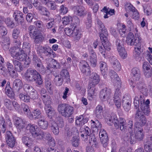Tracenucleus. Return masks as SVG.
Masks as SVG:
<instances>
[{
    "mask_svg": "<svg viewBox=\"0 0 152 152\" xmlns=\"http://www.w3.org/2000/svg\"><path fill=\"white\" fill-rule=\"evenodd\" d=\"M25 76L28 81H35L39 85H41L42 83V80L41 75L35 69H27L25 73Z\"/></svg>",
    "mask_w": 152,
    "mask_h": 152,
    "instance_id": "nucleus-1",
    "label": "nucleus"
},
{
    "mask_svg": "<svg viewBox=\"0 0 152 152\" xmlns=\"http://www.w3.org/2000/svg\"><path fill=\"white\" fill-rule=\"evenodd\" d=\"M134 133H133V132L130 134L129 138L131 144L135 143L137 140H142L144 136L143 128L141 126L138 127H134Z\"/></svg>",
    "mask_w": 152,
    "mask_h": 152,
    "instance_id": "nucleus-2",
    "label": "nucleus"
},
{
    "mask_svg": "<svg viewBox=\"0 0 152 152\" xmlns=\"http://www.w3.org/2000/svg\"><path fill=\"white\" fill-rule=\"evenodd\" d=\"M126 42L128 45H134L135 50V53L137 54L136 57L139 56L140 52L141 44L139 39H135L133 34L129 32L126 38Z\"/></svg>",
    "mask_w": 152,
    "mask_h": 152,
    "instance_id": "nucleus-3",
    "label": "nucleus"
},
{
    "mask_svg": "<svg viewBox=\"0 0 152 152\" xmlns=\"http://www.w3.org/2000/svg\"><path fill=\"white\" fill-rule=\"evenodd\" d=\"M58 110L59 113L65 117H70L73 113V108L65 104H59Z\"/></svg>",
    "mask_w": 152,
    "mask_h": 152,
    "instance_id": "nucleus-4",
    "label": "nucleus"
},
{
    "mask_svg": "<svg viewBox=\"0 0 152 152\" xmlns=\"http://www.w3.org/2000/svg\"><path fill=\"white\" fill-rule=\"evenodd\" d=\"M135 119L136 122L134 124V127H140L144 125L146 122L145 116L142 114V112L138 108L136 111Z\"/></svg>",
    "mask_w": 152,
    "mask_h": 152,
    "instance_id": "nucleus-5",
    "label": "nucleus"
},
{
    "mask_svg": "<svg viewBox=\"0 0 152 152\" xmlns=\"http://www.w3.org/2000/svg\"><path fill=\"white\" fill-rule=\"evenodd\" d=\"M99 97L103 101H107L110 105L113 104L111 101L112 94L110 89H107V88L102 89L99 93Z\"/></svg>",
    "mask_w": 152,
    "mask_h": 152,
    "instance_id": "nucleus-6",
    "label": "nucleus"
},
{
    "mask_svg": "<svg viewBox=\"0 0 152 152\" xmlns=\"http://www.w3.org/2000/svg\"><path fill=\"white\" fill-rule=\"evenodd\" d=\"M140 108L145 115H148L150 112L149 108V104L150 101L148 99L145 102L144 99V96L143 95H140Z\"/></svg>",
    "mask_w": 152,
    "mask_h": 152,
    "instance_id": "nucleus-7",
    "label": "nucleus"
},
{
    "mask_svg": "<svg viewBox=\"0 0 152 152\" xmlns=\"http://www.w3.org/2000/svg\"><path fill=\"white\" fill-rule=\"evenodd\" d=\"M115 45L117 49L120 56L123 58H124L127 56V53L123 45V42L119 39H117L115 41Z\"/></svg>",
    "mask_w": 152,
    "mask_h": 152,
    "instance_id": "nucleus-8",
    "label": "nucleus"
},
{
    "mask_svg": "<svg viewBox=\"0 0 152 152\" xmlns=\"http://www.w3.org/2000/svg\"><path fill=\"white\" fill-rule=\"evenodd\" d=\"M5 139L8 146L11 148L14 147L16 143V141L15 138L10 131L6 132Z\"/></svg>",
    "mask_w": 152,
    "mask_h": 152,
    "instance_id": "nucleus-9",
    "label": "nucleus"
},
{
    "mask_svg": "<svg viewBox=\"0 0 152 152\" xmlns=\"http://www.w3.org/2000/svg\"><path fill=\"white\" fill-rule=\"evenodd\" d=\"M99 136L103 146L106 148L108 146L109 144L108 135L106 131L104 129L101 130L99 132Z\"/></svg>",
    "mask_w": 152,
    "mask_h": 152,
    "instance_id": "nucleus-10",
    "label": "nucleus"
},
{
    "mask_svg": "<svg viewBox=\"0 0 152 152\" xmlns=\"http://www.w3.org/2000/svg\"><path fill=\"white\" fill-rule=\"evenodd\" d=\"M26 129L27 130H29L32 137L37 140L41 133V131L38 132L37 131V126L34 124H28Z\"/></svg>",
    "mask_w": 152,
    "mask_h": 152,
    "instance_id": "nucleus-11",
    "label": "nucleus"
},
{
    "mask_svg": "<svg viewBox=\"0 0 152 152\" xmlns=\"http://www.w3.org/2000/svg\"><path fill=\"white\" fill-rule=\"evenodd\" d=\"M38 53L41 55L44 54L46 56H49L51 55L53 50L49 46L39 47L37 49Z\"/></svg>",
    "mask_w": 152,
    "mask_h": 152,
    "instance_id": "nucleus-12",
    "label": "nucleus"
},
{
    "mask_svg": "<svg viewBox=\"0 0 152 152\" xmlns=\"http://www.w3.org/2000/svg\"><path fill=\"white\" fill-rule=\"evenodd\" d=\"M12 124L9 119L7 121H6L3 118L0 120V131L3 133H4L7 128L11 127Z\"/></svg>",
    "mask_w": 152,
    "mask_h": 152,
    "instance_id": "nucleus-13",
    "label": "nucleus"
},
{
    "mask_svg": "<svg viewBox=\"0 0 152 152\" xmlns=\"http://www.w3.org/2000/svg\"><path fill=\"white\" fill-rule=\"evenodd\" d=\"M74 14L80 17H83L86 14L84 7L82 6H76L72 7Z\"/></svg>",
    "mask_w": 152,
    "mask_h": 152,
    "instance_id": "nucleus-14",
    "label": "nucleus"
},
{
    "mask_svg": "<svg viewBox=\"0 0 152 152\" xmlns=\"http://www.w3.org/2000/svg\"><path fill=\"white\" fill-rule=\"evenodd\" d=\"M121 93L120 89L118 88L116 89L113 98V101L115 105L118 108L121 107V101L120 99Z\"/></svg>",
    "mask_w": 152,
    "mask_h": 152,
    "instance_id": "nucleus-15",
    "label": "nucleus"
},
{
    "mask_svg": "<svg viewBox=\"0 0 152 152\" xmlns=\"http://www.w3.org/2000/svg\"><path fill=\"white\" fill-rule=\"evenodd\" d=\"M108 36H104L102 33L100 34V37L104 48L107 50L109 51L111 49V44L108 40Z\"/></svg>",
    "mask_w": 152,
    "mask_h": 152,
    "instance_id": "nucleus-16",
    "label": "nucleus"
},
{
    "mask_svg": "<svg viewBox=\"0 0 152 152\" xmlns=\"http://www.w3.org/2000/svg\"><path fill=\"white\" fill-rule=\"evenodd\" d=\"M13 16L18 25H22L23 23L24 18L23 14L20 11L16 10L15 11L13 15Z\"/></svg>",
    "mask_w": 152,
    "mask_h": 152,
    "instance_id": "nucleus-17",
    "label": "nucleus"
},
{
    "mask_svg": "<svg viewBox=\"0 0 152 152\" xmlns=\"http://www.w3.org/2000/svg\"><path fill=\"white\" fill-rule=\"evenodd\" d=\"M80 69L82 72L85 73L87 75H89L91 72L90 67L88 63L85 61H82L80 62Z\"/></svg>",
    "mask_w": 152,
    "mask_h": 152,
    "instance_id": "nucleus-18",
    "label": "nucleus"
},
{
    "mask_svg": "<svg viewBox=\"0 0 152 152\" xmlns=\"http://www.w3.org/2000/svg\"><path fill=\"white\" fill-rule=\"evenodd\" d=\"M109 61L115 70L120 71L121 68V65L115 57L113 56L110 57Z\"/></svg>",
    "mask_w": 152,
    "mask_h": 152,
    "instance_id": "nucleus-19",
    "label": "nucleus"
},
{
    "mask_svg": "<svg viewBox=\"0 0 152 152\" xmlns=\"http://www.w3.org/2000/svg\"><path fill=\"white\" fill-rule=\"evenodd\" d=\"M22 85L21 81L19 79H16L13 83V89L18 93L20 91H23V90L22 88Z\"/></svg>",
    "mask_w": 152,
    "mask_h": 152,
    "instance_id": "nucleus-20",
    "label": "nucleus"
},
{
    "mask_svg": "<svg viewBox=\"0 0 152 152\" xmlns=\"http://www.w3.org/2000/svg\"><path fill=\"white\" fill-rule=\"evenodd\" d=\"M100 80L99 77L96 73H93L90 80L89 84L90 86H95L99 82Z\"/></svg>",
    "mask_w": 152,
    "mask_h": 152,
    "instance_id": "nucleus-21",
    "label": "nucleus"
},
{
    "mask_svg": "<svg viewBox=\"0 0 152 152\" xmlns=\"http://www.w3.org/2000/svg\"><path fill=\"white\" fill-rule=\"evenodd\" d=\"M96 22L98 27L99 30L101 31V32L99 34V36H100V34L102 33L104 34V36H108V33L102 21L99 19H97Z\"/></svg>",
    "mask_w": 152,
    "mask_h": 152,
    "instance_id": "nucleus-22",
    "label": "nucleus"
},
{
    "mask_svg": "<svg viewBox=\"0 0 152 152\" xmlns=\"http://www.w3.org/2000/svg\"><path fill=\"white\" fill-rule=\"evenodd\" d=\"M88 120L87 118L84 117L83 115L77 116L76 117V124L80 126H83L87 122Z\"/></svg>",
    "mask_w": 152,
    "mask_h": 152,
    "instance_id": "nucleus-23",
    "label": "nucleus"
},
{
    "mask_svg": "<svg viewBox=\"0 0 152 152\" xmlns=\"http://www.w3.org/2000/svg\"><path fill=\"white\" fill-rule=\"evenodd\" d=\"M90 56L89 60L91 64V65L95 67L96 65V54L93 50H92L89 51Z\"/></svg>",
    "mask_w": 152,
    "mask_h": 152,
    "instance_id": "nucleus-24",
    "label": "nucleus"
},
{
    "mask_svg": "<svg viewBox=\"0 0 152 152\" xmlns=\"http://www.w3.org/2000/svg\"><path fill=\"white\" fill-rule=\"evenodd\" d=\"M107 122L108 124L110 126H112L113 124L115 127L117 129L118 128V123L119 121L117 120V118L116 115L114 114H112L110 118L107 120Z\"/></svg>",
    "mask_w": 152,
    "mask_h": 152,
    "instance_id": "nucleus-25",
    "label": "nucleus"
},
{
    "mask_svg": "<svg viewBox=\"0 0 152 152\" xmlns=\"http://www.w3.org/2000/svg\"><path fill=\"white\" fill-rule=\"evenodd\" d=\"M131 102L129 97H125L123 99L122 102V105L124 110L127 111H129L130 109Z\"/></svg>",
    "mask_w": 152,
    "mask_h": 152,
    "instance_id": "nucleus-26",
    "label": "nucleus"
},
{
    "mask_svg": "<svg viewBox=\"0 0 152 152\" xmlns=\"http://www.w3.org/2000/svg\"><path fill=\"white\" fill-rule=\"evenodd\" d=\"M132 74L133 76L134 80L136 81H138L140 77V71L139 68H133L132 70Z\"/></svg>",
    "mask_w": 152,
    "mask_h": 152,
    "instance_id": "nucleus-27",
    "label": "nucleus"
},
{
    "mask_svg": "<svg viewBox=\"0 0 152 152\" xmlns=\"http://www.w3.org/2000/svg\"><path fill=\"white\" fill-rule=\"evenodd\" d=\"M99 67L102 74L104 77H106L108 71V67L106 63L103 61L100 62H99Z\"/></svg>",
    "mask_w": 152,
    "mask_h": 152,
    "instance_id": "nucleus-28",
    "label": "nucleus"
},
{
    "mask_svg": "<svg viewBox=\"0 0 152 152\" xmlns=\"http://www.w3.org/2000/svg\"><path fill=\"white\" fill-rule=\"evenodd\" d=\"M118 128H120V130L123 132H127V125L126 124V121L123 118H120L118 123Z\"/></svg>",
    "mask_w": 152,
    "mask_h": 152,
    "instance_id": "nucleus-29",
    "label": "nucleus"
},
{
    "mask_svg": "<svg viewBox=\"0 0 152 152\" xmlns=\"http://www.w3.org/2000/svg\"><path fill=\"white\" fill-rule=\"evenodd\" d=\"M73 27L74 28L73 29L72 36L75 40H78L80 39L81 34L79 29L77 28V26L75 25L73 26Z\"/></svg>",
    "mask_w": 152,
    "mask_h": 152,
    "instance_id": "nucleus-30",
    "label": "nucleus"
},
{
    "mask_svg": "<svg viewBox=\"0 0 152 152\" xmlns=\"http://www.w3.org/2000/svg\"><path fill=\"white\" fill-rule=\"evenodd\" d=\"M52 137L50 133L42 131H41L40 134L37 140H41L45 139L48 140Z\"/></svg>",
    "mask_w": 152,
    "mask_h": 152,
    "instance_id": "nucleus-31",
    "label": "nucleus"
},
{
    "mask_svg": "<svg viewBox=\"0 0 152 152\" xmlns=\"http://www.w3.org/2000/svg\"><path fill=\"white\" fill-rule=\"evenodd\" d=\"M10 44V39L9 37H6L2 40L1 45L4 50L8 49Z\"/></svg>",
    "mask_w": 152,
    "mask_h": 152,
    "instance_id": "nucleus-32",
    "label": "nucleus"
},
{
    "mask_svg": "<svg viewBox=\"0 0 152 152\" xmlns=\"http://www.w3.org/2000/svg\"><path fill=\"white\" fill-rule=\"evenodd\" d=\"M26 52L22 50L16 53V56L15 58L20 61H23L26 60Z\"/></svg>",
    "mask_w": 152,
    "mask_h": 152,
    "instance_id": "nucleus-33",
    "label": "nucleus"
},
{
    "mask_svg": "<svg viewBox=\"0 0 152 152\" xmlns=\"http://www.w3.org/2000/svg\"><path fill=\"white\" fill-rule=\"evenodd\" d=\"M23 91H20L18 93L19 95V98L21 100L25 102H29L30 97L27 94H23Z\"/></svg>",
    "mask_w": 152,
    "mask_h": 152,
    "instance_id": "nucleus-34",
    "label": "nucleus"
},
{
    "mask_svg": "<svg viewBox=\"0 0 152 152\" xmlns=\"http://www.w3.org/2000/svg\"><path fill=\"white\" fill-rule=\"evenodd\" d=\"M22 141L24 144L30 148L33 144V141L31 138L27 136L23 137L22 139Z\"/></svg>",
    "mask_w": 152,
    "mask_h": 152,
    "instance_id": "nucleus-35",
    "label": "nucleus"
},
{
    "mask_svg": "<svg viewBox=\"0 0 152 152\" xmlns=\"http://www.w3.org/2000/svg\"><path fill=\"white\" fill-rule=\"evenodd\" d=\"M24 121L21 118H18L15 119V125L16 127L20 130L23 129L24 126Z\"/></svg>",
    "mask_w": 152,
    "mask_h": 152,
    "instance_id": "nucleus-36",
    "label": "nucleus"
},
{
    "mask_svg": "<svg viewBox=\"0 0 152 152\" xmlns=\"http://www.w3.org/2000/svg\"><path fill=\"white\" fill-rule=\"evenodd\" d=\"M45 109L48 118H52V117L55 115V110L51 108L50 105L48 106H45Z\"/></svg>",
    "mask_w": 152,
    "mask_h": 152,
    "instance_id": "nucleus-37",
    "label": "nucleus"
},
{
    "mask_svg": "<svg viewBox=\"0 0 152 152\" xmlns=\"http://www.w3.org/2000/svg\"><path fill=\"white\" fill-rule=\"evenodd\" d=\"M101 11L106 13L104 16V18H107L109 17L108 16V15H109V16H110L113 15L114 12V9L112 10L109 9L108 7L107 8L106 7H104L102 10H101Z\"/></svg>",
    "mask_w": 152,
    "mask_h": 152,
    "instance_id": "nucleus-38",
    "label": "nucleus"
},
{
    "mask_svg": "<svg viewBox=\"0 0 152 152\" xmlns=\"http://www.w3.org/2000/svg\"><path fill=\"white\" fill-rule=\"evenodd\" d=\"M51 129L54 134L58 135L59 132V127L56 122H53L51 124Z\"/></svg>",
    "mask_w": 152,
    "mask_h": 152,
    "instance_id": "nucleus-39",
    "label": "nucleus"
},
{
    "mask_svg": "<svg viewBox=\"0 0 152 152\" xmlns=\"http://www.w3.org/2000/svg\"><path fill=\"white\" fill-rule=\"evenodd\" d=\"M64 80V78L62 77L60 75H58L55 76L54 82L56 86H59L62 85Z\"/></svg>",
    "mask_w": 152,
    "mask_h": 152,
    "instance_id": "nucleus-40",
    "label": "nucleus"
},
{
    "mask_svg": "<svg viewBox=\"0 0 152 152\" xmlns=\"http://www.w3.org/2000/svg\"><path fill=\"white\" fill-rule=\"evenodd\" d=\"M12 61L15 65V69L17 71L20 72L23 70V66L20 62L14 59H13Z\"/></svg>",
    "mask_w": 152,
    "mask_h": 152,
    "instance_id": "nucleus-41",
    "label": "nucleus"
},
{
    "mask_svg": "<svg viewBox=\"0 0 152 152\" xmlns=\"http://www.w3.org/2000/svg\"><path fill=\"white\" fill-rule=\"evenodd\" d=\"M109 75L114 82H117L120 80L118 74L113 70H110Z\"/></svg>",
    "mask_w": 152,
    "mask_h": 152,
    "instance_id": "nucleus-42",
    "label": "nucleus"
},
{
    "mask_svg": "<svg viewBox=\"0 0 152 152\" xmlns=\"http://www.w3.org/2000/svg\"><path fill=\"white\" fill-rule=\"evenodd\" d=\"M33 119L36 120L42 117V113L39 109L35 110L31 114Z\"/></svg>",
    "mask_w": 152,
    "mask_h": 152,
    "instance_id": "nucleus-43",
    "label": "nucleus"
},
{
    "mask_svg": "<svg viewBox=\"0 0 152 152\" xmlns=\"http://www.w3.org/2000/svg\"><path fill=\"white\" fill-rule=\"evenodd\" d=\"M38 125L40 128L43 129H47L48 123L47 121L44 119H41L38 121Z\"/></svg>",
    "mask_w": 152,
    "mask_h": 152,
    "instance_id": "nucleus-44",
    "label": "nucleus"
},
{
    "mask_svg": "<svg viewBox=\"0 0 152 152\" xmlns=\"http://www.w3.org/2000/svg\"><path fill=\"white\" fill-rule=\"evenodd\" d=\"M44 103L45 105V106H48L50 105L51 103V99L50 96L48 95L45 96L41 98Z\"/></svg>",
    "mask_w": 152,
    "mask_h": 152,
    "instance_id": "nucleus-45",
    "label": "nucleus"
},
{
    "mask_svg": "<svg viewBox=\"0 0 152 152\" xmlns=\"http://www.w3.org/2000/svg\"><path fill=\"white\" fill-rule=\"evenodd\" d=\"M71 142L72 145L75 147H78L79 145L80 140L77 137H73L71 140Z\"/></svg>",
    "mask_w": 152,
    "mask_h": 152,
    "instance_id": "nucleus-46",
    "label": "nucleus"
},
{
    "mask_svg": "<svg viewBox=\"0 0 152 152\" xmlns=\"http://www.w3.org/2000/svg\"><path fill=\"white\" fill-rule=\"evenodd\" d=\"M4 104L6 107L10 110L13 109L12 107V102L9 99H5L4 100Z\"/></svg>",
    "mask_w": 152,
    "mask_h": 152,
    "instance_id": "nucleus-47",
    "label": "nucleus"
},
{
    "mask_svg": "<svg viewBox=\"0 0 152 152\" xmlns=\"http://www.w3.org/2000/svg\"><path fill=\"white\" fill-rule=\"evenodd\" d=\"M30 45L29 42H25L23 43V49L21 50L26 52V53H29L30 52Z\"/></svg>",
    "mask_w": 152,
    "mask_h": 152,
    "instance_id": "nucleus-48",
    "label": "nucleus"
},
{
    "mask_svg": "<svg viewBox=\"0 0 152 152\" xmlns=\"http://www.w3.org/2000/svg\"><path fill=\"white\" fill-rule=\"evenodd\" d=\"M103 108L100 105L97 106L96 108L95 111V113L96 114V117L98 118H100L101 115L102 113Z\"/></svg>",
    "mask_w": 152,
    "mask_h": 152,
    "instance_id": "nucleus-49",
    "label": "nucleus"
},
{
    "mask_svg": "<svg viewBox=\"0 0 152 152\" xmlns=\"http://www.w3.org/2000/svg\"><path fill=\"white\" fill-rule=\"evenodd\" d=\"M41 11V13L43 15L47 16H49L50 14L48 11L47 9L45 7L42 6H39V7L37 8V9Z\"/></svg>",
    "mask_w": 152,
    "mask_h": 152,
    "instance_id": "nucleus-50",
    "label": "nucleus"
},
{
    "mask_svg": "<svg viewBox=\"0 0 152 152\" xmlns=\"http://www.w3.org/2000/svg\"><path fill=\"white\" fill-rule=\"evenodd\" d=\"M94 86H90L89 85L88 90V96L91 98H93V96L95 95V88Z\"/></svg>",
    "mask_w": 152,
    "mask_h": 152,
    "instance_id": "nucleus-51",
    "label": "nucleus"
},
{
    "mask_svg": "<svg viewBox=\"0 0 152 152\" xmlns=\"http://www.w3.org/2000/svg\"><path fill=\"white\" fill-rule=\"evenodd\" d=\"M91 14L90 13H88V15L87 20L85 21V23L86 26V27L88 29L91 26Z\"/></svg>",
    "mask_w": 152,
    "mask_h": 152,
    "instance_id": "nucleus-52",
    "label": "nucleus"
},
{
    "mask_svg": "<svg viewBox=\"0 0 152 152\" xmlns=\"http://www.w3.org/2000/svg\"><path fill=\"white\" fill-rule=\"evenodd\" d=\"M22 107L24 113L28 116H29L30 112L28 106L25 104H23L22 105Z\"/></svg>",
    "mask_w": 152,
    "mask_h": 152,
    "instance_id": "nucleus-53",
    "label": "nucleus"
},
{
    "mask_svg": "<svg viewBox=\"0 0 152 152\" xmlns=\"http://www.w3.org/2000/svg\"><path fill=\"white\" fill-rule=\"evenodd\" d=\"M5 23L7 26L11 28H13L15 26V24L13 20H11L10 18H8L5 20Z\"/></svg>",
    "mask_w": 152,
    "mask_h": 152,
    "instance_id": "nucleus-54",
    "label": "nucleus"
},
{
    "mask_svg": "<svg viewBox=\"0 0 152 152\" xmlns=\"http://www.w3.org/2000/svg\"><path fill=\"white\" fill-rule=\"evenodd\" d=\"M133 122L132 121L130 120L129 121L127 125V130L129 135L133 132Z\"/></svg>",
    "mask_w": 152,
    "mask_h": 152,
    "instance_id": "nucleus-55",
    "label": "nucleus"
},
{
    "mask_svg": "<svg viewBox=\"0 0 152 152\" xmlns=\"http://www.w3.org/2000/svg\"><path fill=\"white\" fill-rule=\"evenodd\" d=\"M71 20L72 17L70 16H65L62 19L63 24L65 25L69 24Z\"/></svg>",
    "mask_w": 152,
    "mask_h": 152,
    "instance_id": "nucleus-56",
    "label": "nucleus"
},
{
    "mask_svg": "<svg viewBox=\"0 0 152 152\" xmlns=\"http://www.w3.org/2000/svg\"><path fill=\"white\" fill-rule=\"evenodd\" d=\"M62 77L64 78V79L66 78L68 80L69 77V74L68 72L66 69L62 70L60 74Z\"/></svg>",
    "mask_w": 152,
    "mask_h": 152,
    "instance_id": "nucleus-57",
    "label": "nucleus"
},
{
    "mask_svg": "<svg viewBox=\"0 0 152 152\" xmlns=\"http://www.w3.org/2000/svg\"><path fill=\"white\" fill-rule=\"evenodd\" d=\"M144 11V13L147 15H150L152 13V9L149 5H145L143 6Z\"/></svg>",
    "mask_w": 152,
    "mask_h": 152,
    "instance_id": "nucleus-58",
    "label": "nucleus"
},
{
    "mask_svg": "<svg viewBox=\"0 0 152 152\" xmlns=\"http://www.w3.org/2000/svg\"><path fill=\"white\" fill-rule=\"evenodd\" d=\"M144 149L147 152H152V143L145 142L144 144Z\"/></svg>",
    "mask_w": 152,
    "mask_h": 152,
    "instance_id": "nucleus-59",
    "label": "nucleus"
},
{
    "mask_svg": "<svg viewBox=\"0 0 152 152\" xmlns=\"http://www.w3.org/2000/svg\"><path fill=\"white\" fill-rule=\"evenodd\" d=\"M34 39V42L38 44L42 41L44 39V37L42 35V34L40 33Z\"/></svg>",
    "mask_w": 152,
    "mask_h": 152,
    "instance_id": "nucleus-60",
    "label": "nucleus"
},
{
    "mask_svg": "<svg viewBox=\"0 0 152 152\" xmlns=\"http://www.w3.org/2000/svg\"><path fill=\"white\" fill-rule=\"evenodd\" d=\"M20 31L19 29L14 28L13 30L12 37L15 39H17L19 36Z\"/></svg>",
    "mask_w": 152,
    "mask_h": 152,
    "instance_id": "nucleus-61",
    "label": "nucleus"
},
{
    "mask_svg": "<svg viewBox=\"0 0 152 152\" xmlns=\"http://www.w3.org/2000/svg\"><path fill=\"white\" fill-rule=\"evenodd\" d=\"M92 122L91 123V126L93 128H98L101 127V124L98 120H96L95 121L91 120Z\"/></svg>",
    "mask_w": 152,
    "mask_h": 152,
    "instance_id": "nucleus-62",
    "label": "nucleus"
},
{
    "mask_svg": "<svg viewBox=\"0 0 152 152\" xmlns=\"http://www.w3.org/2000/svg\"><path fill=\"white\" fill-rule=\"evenodd\" d=\"M50 67L52 68H59L60 66L58 63L55 59L52 60L50 63Z\"/></svg>",
    "mask_w": 152,
    "mask_h": 152,
    "instance_id": "nucleus-63",
    "label": "nucleus"
},
{
    "mask_svg": "<svg viewBox=\"0 0 152 152\" xmlns=\"http://www.w3.org/2000/svg\"><path fill=\"white\" fill-rule=\"evenodd\" d=\"M68 12V8L64 5H62L60 7V14L62 15L66 14Z\"/></svg>",
    "mask_w": 152,
    "mask_h": 152,
    "instance_id": "nucleus-64",
    "label": "nucleus"
}]
</instances>
